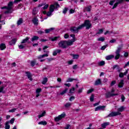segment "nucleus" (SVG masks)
<instances>
[{
  "label": "nucleus",
  "mask_w": 129,
  "mask_h": 129,
  "mask_svg": "<svg viewBox=\"0 0 129 129\" xmlns=\"http://www.w3.org/2000/svg\"><path fill=\"white\" fill-rule=\"evenodd\" d=\"M74 43V41H61L58 43L59 48H62V49H66L68 46H72Z\"/></svg>",
  "instance_id": "1"
},
{
  "label": "nucleus",
  "mask_w": 129,
  "mask_h": 129,
  "mask_svg": "<svg viewBox=\"0 0 129 129\" xmlns=\"http://www.w3.org/2000/svg\"><path fill=\"white\" fill-rule=\"evenodd\" d=\"M81 26H83L82 29H83L84 27H86V29H87V30H89L90 28L92 27V24L90 23V21L88 20H85L84 24L81 25Z\"/></svg>",
  "instance_id": "2"
},
{
  "label": "nucleus",
  "mask_w": 129,
  "mask_h": 129,
  "mask_svg": "<svg viewBox=\"0 0 129 129\" xmlns=\"http://www.w3.org/2000/svg\"><path fill=\"white\" fill-rule=\"evenodd\" d=\"M121 49H122V46L120 45L117 47V50L115 51V59L118 60L119 57H120V51H121Z\"/></svg>",
  "instance_id": "3"
},
{
  "label": "nucleus",
  "mask_w": 129,
  "mask_h": 129,
  "mask_svg": "<svg viewBox=\"0 0 129 129\" xmlns=\"http://www.w3.org/2000/svg\"><path fill=\"white\" fill-rule=\"evenodd\" d=\"M58 8H60V5L58 4V3L55 2L53 5H51L49 7V11L50 12H54V10H57Z\"/></svg>",
  "instance_id": "4"
},
{
  "label": "nucleus",
  "mask_w": 129,
  "mask_h": 129,
  "mask_svg": "<svg viewBox=\"0 0 129 129\" xmlns=\"http://www.w3.org/2000/svg\"><path fill=\"white\" fill-rule=\"evenodd\" d=\"M121 113L117 111H112L110 113H109L107 117H113L114 116H117V115H120Z\"/></svg>",
  "instance_id": "5"
},
{
  "label": "nucleus",
  "mask_w": 129,
  "mask_h": 129,
  "mask_svg": "<svg viewBox=\"0 0 129 129\" xmlns=\"http://www.w3.org/2000/svg\"><path fill=\"white\" fill-rule=\"evenodd\" d=\"M82 25L79 26L78 27H73L71 28V32H73V33H78L79 30H81L82 29Z\"/></svg>",
  "instance_id": "6"
},
{
  "label": "nucleus",
  "mask_w": 129,
  "mask_h": 129,
  "mask_svg": "<svg viewBox=\"0 0 129 129\" xmlns=\"http://www.w3.org/2000/svg\"><path fill=\"white\" fill-rule=\"evenodd\" d=\"M65 116H66V114L65 112H63L61 114L59 115L57 117L54 118V120L56 122L60 121V120H61L62 118H64Z\"/></svg>",
  "instance_id": "7"
},
{
  "label": "nucleus",
  "mask_w": 129,
  "mask_h": 129,
  "mask_svg": "<svg viewBox=\"0 0 129 129\" xmlns=\"http://www.w3.org/2000/svg\"><path fill=\"white\" fill-rule=\"evenodd\" d=\"M13 6H14V2H10L8 3L7 9H8V11L5 12V14H9L10 13V11L13 9Z\"/></svg>",
  "instance_id": "8"
},
{
  "label": "nucleus",
  "mask_w": 129,
  "mask_h": 129,
  "mask_svg": "<svg viewBox=\"0 0 129 129\" xmlns=\"http://www.w3.org/2000/svg\"><path fill=\"white\" fill-rule=\"evenodd\" d=\"M116 95H118V94L111 93L110 92H108L105 94L106 98H109L111 96H115Z\"/></svg>",
  "instance_id": "9"
},
{
  "label": "nucleus",
  "mask_w": 129,
  "mask_h": 129,
  "mask_svg": "<svg viewBox=\"0 0 129 129\" xmlns=\"http://www.w3.org/2000/svg\"><path fill=\"white\" fill-rule=\"evenodd\" d=\"M25 74H26L28 79H29L30 81H32L33 80V79H32V74L29 72H26Z\"/></svg>",
  "instance_id": "10"
},
{
  "label": "nucleus",
  "mask_w": 129,
  "mask_h": 129,
  "mask_svg": "<svg viewBox=\"0 0 129 129\" xmlns=\"http://www.w3.org/2000/svg\"><path fill=\"white\" fill-rule=\"evenodd\" d=\"M124 81L123 80H121L118 85V86L119 88H122L123 87V85H124Z\"/></svg>",
  "instance_id": "11"
},
{
  "label": "nucleus",
  "mask_w": 129,
  "mask_h": 129,
  "mask_svg": "<svg viewBox=\"0 0 129 129\" xmlns=\"http://www.w3.org/2000/svg\"><path fill=\"white\" fill-rule=\"evenodd\" d=\"M17 40L18 39L17 38H14L9 42V45H10V46H13V45H15Z\"/></svg>",
  "instance_id": "12"
},
{
  "label": "nucleus",
  "mask_w": 129,
  "mask_h": 129,
  "mask_svg": "<svg viewBox=\"0 0 129 129\" xmlns=\"http://www.w3.org/2000/svg\"><path fill=\"white\" fill-rule=\"evenodd\" d=\"M124 109H125V108H124V106H121V107H119L117 109V112H120V113H121L122 111H124Z\"/></svg>",
  "instance_id": "13"
},
{
  "label": "nucleus",
  "mask_w": 129,
  "mask_h": 129,
  "mask_svg": "<svg viewBox=\"0 0 129 129\" xmlns=\"http://www.w3.org/2000/svg\"><path fill=\"white\" fill-rule=\"evenodd\" d=\"M94 85H101V79H98L96 80V81L95 82Z\"/></svg>",
  "instance_id": "14"
},
{
  "label": "nucleus",
  "mask_w": 129,
  "mask_h": 129,
  "mask_svg": "<svg viewBox=\"0 0 129 129\" xmlns=\"http://www.w3.org/2000/svg\"><path fill=\"white\" fill-rule=\"evenodd\" d=\"M32 22L35 26H38V24H39V20H38V19L36 18H34Z\"/></svg>",
  "instance_id": "15"
},
{
  "label": "nucleus",
  "mask_w": 129,
  "mask_h": 129,
  "mask_svg": "<svg viewBox=\"0 0 129 129\" xmlns=\"http://www.w3.org/2000/svg\"><path fill=\"white\" fill-rule=\"evenodd\" d=\"M42 91V89L41 88H38L36 90V97H39L40 96V92Z\"/></svg>",
  "instance_id": "16"
},
{
  "label": "nucleus",
  "mask_w": 129,
  "mask_h": 129,
  "mask_svg": "<svg viewBox=\"0 0 129 129\" xmlns=\"http://www.w3.org/2000/svg\"><path fill=\"white\" fill-rule=\"evenodd\" d=\"M113 58H114V55L113 54H111V55L106 56L105 57L106 60H111V59H113Z\"/></svg>",
  "instance_id": "17"
},
{
  "label": "nucleus",
  "mask_w": 129,
  "mask_h": 129,
  "mask_svg": "<svg viewBox=\"0 0 129 129\" xmlns=\"http://www.w3.org/2000/svg\"><path fill=\"white\" fill-rule=\"evenodd\" d=\"M6 48H7V46H6V44L2 43L0 44V49L2 51H3V50H5Z\"/></svg>",
  "instance_id": "18"
},
{
  "label": "nucleus",
  "mask_w": 129,
  "mask_h": 129,
  "mask_svg": "<svg viewBox=\"0 0 129 129\" xmlns=\"http://www.w3.org/2000/svg\"><path fill=\"white\" fill-rule=\"evenodd\" d=\"M104 107H105V106H99L97 107L96 108H95V111H97L98 110H100V109H103V108H104Z\"/></svg>",
  "instance_id": "19"
},
{
  "label": "nucleus",
  "mask_w": 129,
  "mask_h": 129,
  "mask_svg": "<svg viewBox=\"0 0 129 129\" xmlns=\"http://www.w3.org/2000/svg\"><path fill=\"white\" fill-rule=\"evenodd\" d=\"M107 125H109V122H106L101 124V126L103 128H105Z\"/></svg>",
  "instance_id": "20"
},
{
  "label": "nucleus",
  "mask_w": 129,
  "mask_h": 129,
  "mask_svg": "<svg viewBox=\"0 0 129 129\" xmlns=\"http://www.w3.org/2000/svg\"><path fill=\"white\" fill-rule=\"evenodd\" d=\"M29 40H30V37H27L25 39H24L21 42V44H25V43H27Z\"/></svg>",
  "instance_id": "21"
},
{
  "label": "nucleus",
  "mask_w": 129,
  "mask_h": 129,
  "mask_svg": "<svg viewBox=\"0 0 129 129\" xmlns=\"http://www.w3.org/2000/svg\"><path fill=\"white\" fill-rule=\"evenodd\" d=\"M11 128V126L10 125V122L7 121L5 123V129H10Z\"/></svg>",
  "instance_id": "22"
},
{
  "label": "nucleus",
  "mask_w": 129,
  "mask_h": 129,
  "mask_svg": "<svg viewBox=\"0 0 129 129\" xmlns=\"http://www.w3.org/2000/svg\"><path fill=\"white\" fill-rule=\"evenodd\" d=\"M53 30H54V28H50L49 29H46L45 30V33L48 34V33H50V32H51V31H53Z\"/></svg>",
  "instance_id": "23"
},
{
  "label": "nucleus",
  "mask_w": 129,
  "mask_h": 129,
  "mask_svg": "<svg viewBox=\"0 0 129 129\" xmlns=\"http://www.w3.org/2000/svg\"><path fill=\"white\" fill-rule=\"evenodd\" d=\"M71 105H72V103L68 102L66 104H64V107L66 108H69V107H70Z\"/></svg>",
  "instance_id": "24"
},
{
  "label": "nucleus",
  "mask_w": 129,
  "mask_h": 129,
  "mask_svg": "<svg viewBox=\"0 0 129 129\" xmlns=\"http://www.w3.org/2000/svg\"><path fill=\"white\" fill-rule=\"evenodd\" d=\"M38 124H40L42 125H47V121H41L38 122Z\"/></svg>",
  "instance_id": "25"
},
{
  "label": "nucleus",
  "mask_w": 129,
  "mask_h": 129,
  "mask_svg": "<svg viewBox=\"0 0 129 129\" xmlns=\"http://www.w3.org/2000/svg\"><path fill=\"white\" fill-rule=\"evenodd\" d=\"M86 12H90L91 11V6H88L84 9Z\"/></svg>",
  "instance_id": "26"
},
{
  "label": "nucleus",
  "mask_w": 129,
  "mask_h": 129,
  "mask_svg": "<svg viewBox=\"0 0 129 129\" xmlns=\"http://www.w3.org/2000/svg\"><path fill=\"white\" fill-rule=\"evenodd\" d=\"M37 40H39V37L37 36H34L31 38L32 42H34V41H37Z\"/></svg>",
  "instance_id": "27"
},
{
  "label": "nucleus",
  "mask_w": 129,
  "mask_h": 129,
  "mask_svg": "<svg viewBox=\"0 0 129 129\" xmlns=\"http://www.w3.org/2000/svg\"><path fill=\"white\" fill-rule=\"evenodd\" d=\"M68 91V88H66L64 90H63L60 93V95H64L65 93H67V92Z\"/></svg>",
  "instance_id": "28"
},
{
  "label": "nucleus",
  "mask_w": 129,
  "mask_h": 129,
  "mask_svg": "<svg viewBox=\"0 0 129 129\" xmlns=\"http://www.w3.org/2000/svg\"><path fill=\"white\" fill-rule=\"evenodd\" d=\"M47 82H48V78H44L42 82V84L45 85Z\"/></svg>",
  "instance_id": "29"
},
{
  "label": "nucleus",
  "mask_w": 129,
  "mask_h": 129,
  "mask_svg": "<svg viewBox=\"0 0 129 129\" xmlns=\"http://www.w3.org/2000/svg\"><path fill=\"white\" fill-rule=\"evenodd\" d=\"M105 64V61H99L98 63V65H99V66H103Z\"/></svg>",
  "instance_id": "30"
},
{
  "label": "nucleus",
  "mask_w": 129,
  "mask_h": 129,
  "mask_svg": "<svg viewBox=\"0 0 129 129\" xmlns=\"http://www.w3.org/2000/svg\"><path fill=\"white\" fill-rule=\"evenodd\" d=\"M21 24H23V19L20 18L17 22L18 26H20Z\"/></svg>",
  "instance_id": "31"
},
{
  "label": "nucleus",
  "mask_w": 129,
  "mask_h": 129,
  "mask_svg": "<svg viewBox=\"0 0 129 129\" xmlns=\"http://www.w3.org/2000/svg\"><path fill=\"white\" fill-rule=\"evenodd\" d=\"M36 62H37V61L36 60V59H34V60L31 61L30 62V64L32 67H34V66H35V64H36Z\"/></svg>",
  "instance_id": "32"
},
{
  "label": "nucleus",
  "mask_w": 129,
  "mask_h": 129,
  "mask_svg": "<svg viewBox=\"0 0 129 129\" xmlns=\"http://www.w3.org/2000/svg\"><path fill=\"white\" fill-rule=\"evenodd\" d=\"M103 33V29H99V31L96 33V35H100Z\"/></svg>",
  "instance_id": "33"
},
{
  "label": "nucleus",
  "mask_w": 129,
  "mask_h": 129,
  "mask_svg": "<svg viewBox=\"0 0 129 129\" xmlns=\"http://www.w3.org/2000/svg\"><path fill=\"white\" fill-rule=\"evenodd\" d=\"M73 59H78L79 58V54H72V55Z\"/></svg>",
  "instance_id": "34"
},
{
  "label": "nucleus",
  "mask_w": 129,
  "mask_h": 129,
  "mask_svg": "<svg viewBox=\"0 0 129 129\" xmlns=\"http://www.w3.org/2000/svg\"><path fill=\"white\" fill-rule=\"evenodd\" d=\"M38 13V12L37 11V9L34 8L33 9V11H32V15H34V16L37 15V13Z\"/></svg>",
  "instance_id": "35"
},
{
  "label": "nucleus",
  "mask_w": 129,
  "mask_h": 129,
  "mask_svg": "<svg viewBox=\"0 0 129 129\" xmlns=\"http://www.w3.org/2000/svg\"><path fill=\"white\" fill-rule=\"evenodd\" d=\"M71 37H72L73 38V39L71 40H69V41H74V42H75V41H76V39H75V35L73 34H71L70 35Z\"/></svg>",
  "instance_id": "36"
},
{
  "label": "nucleus",
  "mask_w": 129,
  "mask_h": 129,
  "mask_svg": "<svg viewBox=\"0 0 129 129\" xmlns=\"http://www.w3.org/2000/svg\"><path fill=\"white\" fill-rule=\"evenodd\" d=\"M45 114H46V112L44 111L41 114L38 115V118L43 117V116H45Z\"/></svg>",
  "instance_id": "37"
},
{
  "label": "nucleus",
  "mask_w": 129,
  "mask_h": 129,
  "mask_svg": "<svg viewBox=\"0 0 129 129\" xmlns=\"http://www.w3.org/2000/svg\"><path fill=\"white\" fill-rule=\"evenodd\" d=\"M98 41H100L101 42H104V40H105V38L104 37H100L98 38Z\"/></svg>",
  "instance_id": "38"
},
{
  "label": "nucleus",
  "mask_w": 129,
  "mask_h": 129,
  "mask_svg": "<svg viewBox=\"0 0 129 129\" xmlns=\"http://www.w3.org/2000/svg\"><path fill=\"white\" fill-rule=\"evenodd\" d=\"M15 118H12L10 121H8L9 122V123H11V124H13L15 122Z\"/></svg>",
  "instance_id": "39"
},
{
  "label": "nucleus",
  "mask_w": 129,
  "mask_h": 129,
  "mask_svg": "<svg viewBox=\"0 0 129 129\" xmlns=\"http://www.w3.org/2000/svg\"><path fill=\"white\" fill-rule=\"evenodd\" d=\"M90 101L92 102L94 101V95L92 94L90 98Z\"/></svg>",
  "instance_id": "40"
},
{
  "label": "nucleus",
  "mask_w": 129,
  "mask_h": 129,
  "mask_svg": "<svg viewBox=\"0 0 129 129\" xmlns=\"http://www.w3.org/2000/svg\"><path fill=\"white\" fill-rule=\"evenodd\" d=\"M52 13L53 12L49 10V11L46 13V16H47V17H51V16H52Z\"/></svg>",
  "instance_id": "41"
},
{
  "label": "nucleus",
  "mask_w": 129,
  "mask_h": 129,
  "mask_svg": "<svg viewBox=\"0 0 129 129\" xmlns=\"http://www.w3.org/2000/svg\"><path fill=\"white\" fill-rule=\"evenodd\" d=\"M78 68H79V67H78V64H75L73 66V69L74 70H76Z\"/></svg>",
  "instance_id": "42"
},
{
  "label": "nucleus",
  "mask_w": 129,
  "mask_h": 129,
  "mask_svg": "<svg viewBox=\"0 0 129 129\" xmlns=\"http://www.w3.org/2000/svg\"><path fill=\"white\" fill-rule=\"evenodd\" d=\"M73 80H78L77 79L69 78L67 80V82H72Z\"/></svg>",
  "instance_id": "43"
},
{
  "label": "nucleus",
  "mask_w": 129,
  "mask_h": 129,
  "mask_svg": "<svg viewBox=\"0 0 129 129\" xmlns=\"http://www.w3.org/2000/svg\"><path fill=\"white\" fill-rule=\"evenodd\" d=\"M74 91H75V88H72L70 90V93H74Z\"/></svg>",
  "instance_id": "44"
},
{
  "label": "nucleus",
  "mask_w": 129,
  "mask_h": 129,
  "mask_svg": "<svg viewBox=\"0 0 129 129\" xmlns=\"http://www.w3.org/2000/svg\"><path fill=\"white\" fill-rule=\"evenodd\" d=\"M93 91H94V89H91L87 91V93H88V94H89L91 93L92 92H93Z\"/></svg>",
  "instance_id": "45"
},
{
  "label": "nucleus",
  "mask_w": 129,
  "mask_h": 129,
  "mask_svg": "<svg viewBox=\"0 0 129 129\" xmlns=\"http://www.w3.org/2000/svg\"><path fill=\"white\" fill-rule=\"evenodd\" d=\"M119 69V66L118 65H115L113 67L112 69L114 70V69Z\"/></svg>",
  "instance_id": "46"
},
{
  "label": "nucleus",
  "mask_w": 129,
  "mask_h": 129,
  "mask_svg": "<svg viewBox=\"0 0 129 129\" xmlns=\"http://www.w3.org/2000/svg\"><path fill=\"white\" fill-rule=\"evenodd\" d=\"M121 101L122 102H123V101H124L125 99V97H124V96L123 95H122L121 96Z\"/></svg>",
  "instance_id": "47"
},
{
  "label": "nucleus",
  "mask_w": 129,
  "mask_h": 129,
  "mask_svg": "<svg viewBox=\"0 0 129 129\" xmlns=\"http://www.w3.org/2000/svg\"><path fill=\"white\" fill-rule=\"evenodd\" d=\"M4 87H0V93H6V92H4Z\"/></svg>",
  "instance_id": "48"
},
{
  "label": "nucleus",
  "mask_w": 129,
  "mask_h": 129,
  "mask_svg": "<svg viewBox=\"0 0 129 129\" xmlns=\"http://www.w3.org/2000/svg\"><path fill=\"white\" fill-rule=\"evenodd\" d=\"M124 76V75L123 74V73H119V77H120V78H123Z\"/></svg>",
  "instance_id": "49"
},
{
  "label": "nucleus",
  "mask_w": 129,
  "mask_h": 129,
  "mask_svg": "<svg viewBox=\"0 0 129 129\" xmlns=\"http://www.w3.org/2000/svg\"><path fill=\"white\" fill-rule=\"evenodd\" d=\"M48 8H49V5L46 4L44 6V7H43V10H47V9H48Z\"/></svg>",
  "instance_id": "50"
},
{
  "label": "nucleus",
  "mask_w": 129,
  "mask_h": 129,
  "mask_svg": "<svg viewBox=\"0 0 129 129\" xmlns=\"http://www.w3.org/2000/svg\"><path fill=\"white\" fill-rule=\"evenodd\" d=\"M115 83H116V81H112L110 84L111 86H113V85H114V84H115Z\"/></svg>",
  "instance_id": "51"
},
{
  "label": "nucleus",
  "mask_w": 129,
  "mask_h": 129,
  "mask_svg": "<svg viewBox=\"0 0 129 129\" xmlns=\"http://www.w3.org/2000/svg\"><path fill=\"white\" fill-rule=\"evenodd\" d=\"M19 49H24L25 48V46H24V44H20L19 45Z\"/></svg>",
  "instance_id": "52"
},
{
  "label": "nucleus",
  "mask_w": 129,
  "mask_h": 129,
  "mask_svg": "<svg viewBox=\"0 0 129 129\" xmlns=\"http://www.w3.org/2000/svg\"><path fill=\"white\" fill-rule=\"evenodd\" d=\"M74 60L73 59H71V60L68 61L69 65H72L73 64Z\"/></svg>",
  "instance_id": "53"
},
{
  "label": "nucleus",
  "mask_w": 129,
  "mask_h": 129,
  "mask_svg": "<svg viewBox=\"0 0 129 129\" xmlns=\"http://www.w3.org/2000/svg\"><path fill=\"white\" fill-rule=\"evenodd\" d=\"M17 110L16 108H13L10 110H9V112H15Z\"/></svg>",
  "instance_id": "54"
},
{
  "label": "nucleus",
  "mask_w": 129,
  "mask_h": 129,
  "mask_svg": "<svg viewBox=\"0 0 129 129\" xmlns=\"http://www.w3.org/2000/svg\"><path fill=\"white\" fill-rule=\"evenodd\" d=\"M22 1V0H15L14 3V4H19V3H20Z\"/></svg>",
  "instance_id": "55"
},
{
  "label": "nucleus",
  "mask_w": 129,
  "mask_h": 129,
  "mask_svg": "<svg viewBox=\"0 0 129 129\" xmlns=\"http://www.w3.org/2000/svg\"><path fill=\"white\" fill-rule=\"evenodd\" d=\"M57 54H58L57 52V50H55L53 51V53H52L53 56H56Z\"/></svg>",
  "instance_id": "56"
},
{
  "label": "nucleus",
  "mask_w": 129,
  "mask_h": 129,
  "mask_svg": "<svg viewBox=\"0 0 129 129\" xmlns=\"http://www.w3.org/2000/svg\"><path fill=\"white\" fill-rule=\"evenodd\" d=\"M75 99V97L73 96H72L70 99H69V100L70 101H72V100H74Z\"/></svg>",
  "instance_id": "57"
},
{
  "label": "nucleus",
  "mask_w": 129,
  "mask_h": 129,
  "mask_svg": "<svg viewBox=\"0 0 129 129\" xmlns=\"http://www.w3.org/2000/svg\"><path fill=\"white\" fill-rule=\"evenodd\" d=\"M115 1H111L110 2H109V5H110V6H113V4H114L115 3Z\"/></svg>",
  "instance_id": "58"
},
{
  "label": "nucleus",
  "mask_w": 129,
  "mask_h": 129,
  "mask_svg": "<svg viewBox=\"0 0 129 129\" xmlns=\"http://www.w3.org/2000/svg\"><path fill=\"white\" fill-rule=\"evenodd\" d=\"M106 47H107V45H104V46L101 47V49L102 50H105V49L106 48Z\"/></svg>",
  "instance_id": "59"
},
{
  "label": "nucleus",
  "mask_w": 129,
  "mask_h": 129,
  "mask_svg": "<svg viewBox=\"0 0 129 129\" xmlns=\"http://www.w3.org/2000/svg\"><path fill=\"white\" fill-rule=\"evenodd\" d=\"M64 39H68V38H69V35L68 34H65L64 35Z\"/></svg>",
  "instance_id": "60"
},
{
  "label": "nucleus",
  "mask_w": 129,
  "mask_h": 129,
  "mask_svg": "<svg viewBox=\"0 0 129 129\" xmlns=\"http://www.w3.org/2000/svg\"><path fill=\"white\" fill-rule=\"evenodd\" d=\"M58 37H54V38H51V41H52L53 42L54 41H56V40H57V39H58Z\"/></svg>",
  "instance_id": "61"
},
{
  "label": "nucleus",
  "mask_w": 129,
  "mask_h": 129,
  "mask_svg": "<svg viewBox=\"0 0 129 129\" xmlns=\"http://www.w3.org/2000/svg\"><path fill=\"white\" fill-rule=\"evenodd\" d=\"M115 42H116V40L112 39L110 41L109 43H115Z\"/></svg>",
  "instance_id": "62"
},
{
  "label": "nucleus",
  "mask_w": 129,
  "mask_h": 129,
  "mask_svg": "<svg viewBox=\"0 0 129 129\" xmlns=\"http://www.w3.org/2000/svg\"><path fill=\"white\" fill-rule=\"evenodd\" d=\"M127 66H129V61L127 62V63L125 64V66H124V68H126V67H127Z\"/></svg>",
  "instance_id": "63"
},
{
  "label": "nucleus",
  "mask_w": 129,
  "mask_h": 129,
  "mask_svg": "<svg viewBox=\"0 0 129 129\" xmlns=\"http://www.w3.org/2000/svg\"><path fill=\"white\" fill-rule=\"evenodd\" d=\"M70 127V124H67V126L65 127V129H69Z\"/></svg>",
  "instance_id": "64"
}]
</instances>
